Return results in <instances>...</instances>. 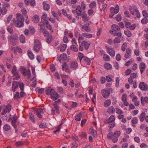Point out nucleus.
Returning a JSON list of instances; mask_svg holds the SVG:
<instances>
[{"label":"nucleus","instance_id":"1","mask_svg":"<svg viewBox=\"0 0 148 148\" xmlns=\"http://www.w3.org/2000/svg\"><path fill=\"white\" fill-rule=\"evenodd\" d=\"M111 27L112 29L110 30L109 31L111 34H112L115 36H121V31H119L121 29L118 25L116 24H113L112 25Z\"/></svg>","mask_w":148,"mask_h":148},{"label":"nucleus","instance_id":"2","mask_svg":"<svg viewBox=\"0 0 148 148\" xmlns=\"http://www.w3.org/2000/svg\"><path fill=\"white\" fill-rule=\"evenodd\" d=\"M19 71L23 76H27L28 78H29L30 77L31 73L29 69L27 70L24 67L20 66L19 68Z\"/></svg>","mask_w":148,"mask_h":148},{"label":"nucleus","instance_id":"3","mask_svg":"<svg viewBox=\"0 0 148 148\" xmlns=\"http://www.w3.org/2000/svg\"><path fill=\"white\" fill-rule=\"evenodd\" d=\"M90 43L88 42L86 40L82 41L81 42V44H80L79 50L81 51H83V47H84L85 49L88 50L90 45Z\"/></svg>","mask_w":148,"mask_h":148},{"label":"nucleus","instance_id":"4","mask_svg":"<svg viewBox=\"0 0 148 148\" xmlns=\"http://www.w3.org/2000/svg\"><path fill=\"white\" fill-rule=\"evenodd\" d=\"M58 60L63 65H67L66 62L69 61L67 55L66 53H62L58 57Z\"/></svg>","mask_w":148,"mask_h":148},{"label":"nucleus","instance_id":"5","mask_svg":"<svg viewBox=\"0 0 148 148\" xmlns=\"http://www.w3.org/2000/svg\"><path fill=\"white\" fill-rule=\"evenodd\" d=\"M41 48L42 45L38 39H36L34 42V46L33 48V50L38 53Z\"/></svg>","mask_w":148,"mask_h":148},{"label":"nucleus","instance_id":"6","mask_svg":"<svg viewBox=\"0 0 148 148\" xmlns=\"http://www.w3.org/2000/svg\"><path fill=\"white\" fill-rule=\"evenodd\" d=\"M12 73L13 74V79L14 80H18L20 78V75H18V72L17 71L16 68L15 66H13Z\"/></svg>","mask_w":148,"mask_h":148},{"label":"nucleus","instance_id":"7","mask_svg":"<svg viewBox=\"0 0 148 148\" xmlns=\"http://www.w3.org/2000/svg\"><path fill=\"white\" fill-rule=\"evenodd\" d=\"M112 89L110 88L106 90L103 89L101 90V92L103 96L105 98H107L109 96L110 93L112 92Z\"/></svg>","mask_w":148,"mask_h":148},{"label":"nucleus","instance_id":"8","mask_svg":"<svg viewBox=\"0 0 148 148\" xmlns=\"http://www.w3.org/2000/svg\"><path fill=\"white\" fill-rule=\"evenodd\" d=\"M125 27L130 30H134L136 27V25L135 23H132L131 22L126 21L124 22Z\"/></svg>","mask_w":148,"mask_h":148},{"label":"nucleus","instance_id":"9","mask_svg":"<svg viewBox=\"0 0 148 148\" xmlns=\"http://www.w3.org/2000/svg\"><path fill=\"white\" fill-rule=\"evenodd\" d=\"M129 10L132 15H136V16L138 18H140V14L137 8L131 7L130 8Z\"/></svg>","mask_w":148,"mask_h":148},{"label":"nucleus","instance_id":"10","mask_svg":"<svg viewBox=\"0 0 148 148\" xmlns=\"http://www.w3.org/2000/svg\"><path fill=\"white\" fill-rule=\"evenodd\" d=\"M53 108H52L51 112V114L52 115H54L55 113V112L58 114L60 113V110L59 109L58 105L55 103L53 104Z\"/></svg>","mask_w":148,"mask_h":148},{"label":"nucleus","instance_id":"11","mask_svg":"<svg viewBox=\"0 0 148 148\" xmlns=\"http://www.w3.org/2000/svg\"><path fill=\"white\" fill-rule=\"evenodd\" d=\"M106 47H107L106 49L107 52L112 57H114L115 55V50L112 47H107V46H106Z\"/></svg>","mask_w":148,"mask_h":148},{"label":"nucleus","instance_id":"12","mask_svg":"<svg viewBox=\"0 0 148 148\" xmlns=\"http://www.w3.org/2000/svg\"><path fill=\"white\" fill-rule=\"evenodd\" d=\"M139 87L142 90L147 91L148 90V86L144 82H141L140 83Z\"/></svg>","mask_w":148,"mask_h":148},{"label":"nucleus","instance_id":"13","mask_svg":"<svg viewBox=\"0 0 148 148\" xmlns=\"http://www.w3.org/2000/svg\"><path fill=\"white\" fill-rule=\"evenodd\" d=\"M45 109L42 108L36 110V112L38 117L40 119L42 118V116L40 114L44 113V112H45Z\"/></svg>","mask_w":148,"mask_h":148},{"label":"nucleus","instance_id":"14","mask_svg":"<svg viewBox=\"0 0 148 148\" xmlns=\"http://www.w3.org/2000/svg\"><path fill=\"white\" fill-rule=\"evenodd\" d=\"M115 120V116L113 115H112L110 116L108 119H106L104 120V122L108 124L110 123L114 122Z\"/></svg>","mask_w":148,"mask_h":148},{"label":"nucleus","instance_id":"15","mask_svg":"<svg viewBox=\"0 0 148 148\" xmlns=\"http://www.w3.org/2000/svg\"><path fill=\"white\" fill-rule=\"evenodd\" d=\"M13 23L15 26L17 27H21L24 25V22L18 20L13 21Z\"/></svg>","mask_w":148,"mask_h":148},{"label":"nucleus","instance_id":"16","mask_svg":"<svg viewBox=\"0 0 148 148\" xmlns=\"http://www.w3.org/2000/svg\"><path fill=\"white\" fill-rule=\"evenodd\" d=\"M119 6L118 4H116V5L115 8H114L113 7H112L110 9V12H114V14L117 13L119 12Z\"/></svg>","mask_w":148,"mask_h":148},{"label":"nucleus","instance_id":"17","mask_svg":"<svg viewBox=\"0 0 148 148\" xmlns=\"http://www.w3.org/2000/svg\"><path fill=\"white\" fill-rule=\"evenodd\" d=\"M18 87V85L17 82L13 81L12 83V91L14 92L15 91Z\"/></svg>","mask_w":148,"mask_h":148},{"label":"nucleus","instance_id":"18","mask_svg":"<svg viewBox=\"0 0 148 148\" xmlns=\"http://www.w3.org/2000/svg\"><path fill=\"white\" fill-rule=\"evenodd\" d=\"M47 18V15L46 13H44L43 14L41 17V19L43 24L46 23V24H48L49 23V21L46 20Z\"/></svg>","mask_w":148,"mask_h":148},{"label":"nucleus","instance_id":"19","mask_svg":"<svg viewBox=\"0 0 148 148\" xmlns=\"http://www.w3.org/2000/svg\"><path fill=\"white\" fill-rule=\"evenodd\" d=\"M50 97L53 100L55 101L58 98L59 95L58 93L54 91L50 96Z\"/></svg>","mask_w":148,"mask_h":148},{"label":"nucleus","instance_id":"20","mask_svg":"<svg viewBox=\"0 0 148 148\" xmlns=\"http://www.w3.org/2000/svg\"><path fill=\"white\" fill-rule=\"evenodd\" d=\"M18 118L16 114H14L13 116V118L12 121H11V124L13 126H15V125H17L18 124H16L17 123V121Z\"/></svg>","mask_w":148,"mask_h":148},{"label":"nucleus","instance_id":"21","mask_svg":"<svg viewBox=\"0 0 148 148\" xmlns=\"http://www.w3.org/2000/svg\"><path fill=\"white\" fill-rule=\"evenodd\" d=\"M17 20L24 22V18L23 16L21 14L17 13L16 14Z\"/></svg>","mask_w":148,"mask_h":148},{"label":"nucleus","instance_id":"22","mask_svg":"<svg viewBox=\"0 0 148 148\" xmlns=\"http://www.w3.org/2000/svg\"><path fill=\"white\" fill-rule=\"evenodd\" d=\"M82 31L83 32H90V29L89 27L86 24L83 25L82 27Z\"/></svg>","mask_w":148,"mask_h":148},{"label":"nucleus","instance_id":"23","mask_svg":"<svg viewBox=\"0 0 148 148\" xmlns=\"http://www.w3.org/2000/svg\"><path fill=\"white\" fill-rule=\"evenodd\" d=\"M115 109L113 106H110L109 107L107 110V112L110 114H112L114 113Z\"/></svg>","mask_w":148,"mask_h":148},{"label":"nucleus","instance_id":"24","mask_svg":"<svg viewBox=\"0 0 148 148\" xmlns=\"http://www.w3.org/2000/svg\"><path fill=\"white\" fill-rule=\"evenodd\" d=\"M54 91L53 89H52L51 88L49 87L46 89L45 92L47 95H50L51 96Z\"/></svg>","mask_w":148,"mask_h":148},{"label":"nucleus","instance_id":"25","mask_svg":"<svg viewBox=\"0 0 148 148\" xmlns=\"http://www.w3.org/2000/svg\"><path fill=\"white\" fill-rule=\"evenodd\" d=\"M82 17L84 22L87 21L89 20V18L87 17V14L85 11L83 12L82 14Z\"/></svg>","mask_w":148,"mask_h":148},{"label":"nucleus","instance_id":"26","mask_svg":"<svg viewBox=\"0 0 148 148\" xmlns=\"http://www.w3.org/2000/svg\"><path fill=\"white\" fill-rule=\"evenodd\" d=\"M82 12L81 7L79 5L76 9V12L78 16H81Z\"/></svg>","mask_w":148,"mask_h":148},{"label":"nucleus","instance_id":"27","mask_svg":"<svg viewBox=\"0 0 148 148\" xmlns=\"http://www.w3.org/2000/svg\"><path fill=\"white\" fill-rule=\"evenodd\" d=\"M32 20L34 23H37L39 21V17L38 15H35L32 18Z\"/></svg>","mask_w":148,"mask_h":148},{"label":"nucleus","instance_id":"28","mask_svg":"<svg viewBox=\"0 0 148 148\" xmlns=\"http://www.w3.org/2000/svg\"><path fill=\"white\" fill-rule=\"evenodd\" d=\"M11 127L10 125L8 124H5L3 127V129L4 130L8 131L11 130Z\"/></svg>","mask_w":148,"mask_h":148},{"label":"nucleus","instance_id":"29","mask_svg":"<svg viewBox=\"0 0 148 148\" xmlns=\"http://www.w3.org/2000/svg\"><path fill=\"white\" fill-rule=\"evenodd\" d=\"M111 103V101L110 99H107L104 102V106L106 108H107L109 106Z\"/></svg>","mask_w":148,"mask_h":148},{"label":"nucleus","instance_id":"30","mask_svg":"<svg viewBox=\"0 0 148 148\" xmlns=\"http://www.w3.org/2000/svg\"><path fill=\"white\" fill-rule=\"evenodd\" d=\"M18 38L17 35L15 34L11 35L10 37V39L11 41L16 40L18 39Z\"/></svg>","mask_w":148,"mask_h":148},{"label":"nucleus","instance_id":"31","mask_svg":"<svg viewBox=\"0 0 148 148\" xmlns=\"http://www.w3.org/2000/svg\"><path fill=\"white\" fill-rule=\"evenodd\" d=\"M7 12V10L5 7H3L2 8L0 7V16L2 14L3 15H4Z\"/></svg>","mask_w":148,"mask_h":148},{"label":"nucleus","instance_id":"32","mask_svg":"<svg viewBox=\"0 0 148 148\" xmlns=\"http://www.w3.org/2000/svg\"><path fill=\"white\" fill-rule=\"evenodd\" d=\"M46 39V42L49 44L50 43L51 41L53 38L52 36L51 35H48Z\"/></svg>","mask_w":148,"mask_h":148},{"label":"nucleus","instance_id":"33","mask_svg":"<svg viewBox=\"0 0 148 148\" xmlns=\"http://www.w3.org/2000/svg\"><path fill=\"white\" fill-rule=\"evenodd\" d=\"M124 33L128 37H130L132 35V34L131 31L128 30H124Z\"/></svg>","mask_w":148,"mask_h":148},{"label":"nucleus","instance_id":"34","mask_svg":"<svg viewBox=\"0 0 148 148\" xmlns=\"http://www.w3.org/2000/svg\"><path fill=\"white\" fill-rule=\"evenodd\" d=\"M70 49L75 52H77L78 51V49L76 45H73L70 47Z\"/></svg>","mask_w":148,"mask_h":148},{"label":"nucleus","instance_id":"35","mask_svg":"<svg viewBox=\"0 0 148 148\" xmlns=\"http://www.w3.org/2000/svg\"><path fill=\"white\" fill-rule=\"evenodd\" d=\"M62 69L63 70L65 71L66 72H70L69 68L68 65H62Z\"/></svg>","mask_w":148,"mask_h":148},{"label":"nucleus","instance_id":"36","mask_svg":"<svg viewBox=\"0 0 148 148\" xmlns=\"http://www.w3.org/2000/svg\"><path fill=\"white\" fill-rule=\"evenodd\" d=\"M82 117V114L80 113L77 115L75 117V119L77 121H80Z\"/></svg>","mask_w":148,"mask_h":148},{"label":"nucleus","instance_id":"37","mask_svg":"<svg viewBox=\"0 0 148 148\" xmlns=\"http://www.w3.org/2000/svg\"><path fill=\"white\" fill-rule=\"evenodd\" d=\"M145 116V113L144 112H142L140 115L139 119L142 122L144 120Z\"/></svg>","mask_w":148,"mask_h":148},{"label":"nucleus","instance_id":"38","mask_svg":"<svg viewBox=\"0 0 148 148\" xmlns=\"http://www.w3.org/2000/svg\"><path fill=\"white\" fill-rule=\"evenodd\" d=\"M18 83L21 90H23L24 86L23 83L21 82H19Z\"/></svg>","mask_w":148,"mask_h":148},{"label":"nucleus","instance_id":"39","mask_svg":"<svg viewBox=\"0 0 148 148\" xmlns=\"http://www.w3.org/2000/svg\"><path fill=\"white\" fill-rule=\"evenodd\" d=\"M50 8L49 5L47 3H44L43 5V8L45 10L48 11Z\"/></svg>","mask_w":148,"mask_h":148},{"label":"nucleus","instance_id":"40","mask_svg":"<svg viewBox=\"0 0 148 148\" xmlns=\"http://www.w3.org/2000/svg\"><path fill=\"white\" fill-rule=\"evenodd\" d=\"M83 60L87 65L90 64L91 60L89 58L87 57H85L84 58Z\"/></svg>","mask_w":148,"mask_h":148},{"label":"nucleus","instance_id":"41","mask_svg":"<svg viewBox=\"0 0 148 148\" xmlns=\"http://www.w3.org/2000/svg\"><path fill=\"white\" fill-rule=\"evenodd\" d=\"M121 41L120 38L119 36L116 37L114 40V44L119 43Z\"/></svg>","mask_w":148,"mask_h":148},{"label":"nucleus","instance_id":"42","mask_svg":"<svg viewBox=\"0 0 148 148\" xmlns=\"http://www.w3.org/2000/svg\"><path fill=\"white\" fill-rule=\"evenodd\" d=\"M20 41L22 43H24L25 42V39L24 36L23 34L21 35L19 38Z\"/></svg>","mask_w":148,"mask_h":148},{"label":"nucleus","instance_id":"43","mask_svg":"<svg viewBox=\"0 0 148 148\" xmlns=\"http://www.w3.org/2000/svg\"><path fill=\"white\" fill-rule=\"evenodd\" d=\"M14 98L16 100H18L20 98L19 93L18 92H15V94L14 95Z\"/></svg>","mask_w":148,"mask_h":148},{"label":"nucleus","instance_id":"44","mask_svg":"<svg viewBox=\"0 0 148 148\" xmlns=\"http://www.w3.org/2000/svg\"><path fill=\"white\" fill-rule=\"evenodd\" d=\"M27 54L31 59L33 60L34 58V55L31 51H28L27 52Z\"/></svg>","mask_w":148,"mask_h":148},{"label":"nucleus","instance_id":"45","mask_svg":"<svg viewBox=\"0 0 148 148\" xmlns=\"http://www.w3.org/2000/svg\"><path fill=\"white\" fill-rule=\"evenodd\" d=\"M82 34L83 36H84L86 38H90L92 37V35L91 34L87 33H83Z\"/></svg>","mask_w":148,"mask_h":148},{"label":"nucleus","instance_id":"46","mask_svg":"<svg viewBox=\"0 0 148 148\" xmlns=\"http://www.w3.org/2000/svg\"><path fill=\"white\" fill-rule=\"evenodd\" d=\"M103 59L106 61H109L110 60V58L109 56L106 54H105L103 55Z\"/></svg>","mask_w":148,"mask_h":148},{"label":"nucleus","instance_id":"47","mask_svg":"<svg viewBox=\"0 0 148 148\" xmlns=\"http://www.w3.org/2000/svg\"><path fill=\"white\" fill-rule=\"evenodd\" d=\"M96 5V2L93 1L89 5V7L91 8H93L95 7Z\"/></svg>","mask_w":148,"mask_h":148},{"label":"nucleus","instance_id":"48","mask_svg":"<svg viewBox=\"0 0 148 148\" xmlns=\"http://www.w3.org/2000/svg\"><path fill=\"white\" fill-rule=\"evenodd\" d=\"M29 31L30 33L33 35L35 32V30L34 28L33 27H29Z\"/></svg>","mask_w":148,"mask_h":148},{"label":"nucleus","instance_id":"49","mask_svg":"<svg viewBox=\"0 0 148 148\" xmlns=\"http://www.w3.org/2000/svg\"><path fill=\"white\" fill-rule=\"evenodd\" d=\"M127 97L126 94H123L122 97V100L123 102H126L127 101Z\"/></svg>","mask_w":148,"mask_h":148},{"label":"nucleus","instance_id":"50","mask_svg":"<svg viewBox=\"0 0 148 148\" xmlns=\"http://www.w3.org/2000/svg\"><path fill=\"white\" fill-rule=\"evenodd\" d=\"M7 29L8 32L9 33L11 34H13V30L11 26H8L7 28Z\"/></svg>","mask_w":148,"mask_h":148},{"label":"nucleus","instance_id":"51","mask_svg":"<svg viewBox=\"0 0 148 148\" xmlns=\"http://www.w3.org/2000/svg\"><path fill=\"white\" fill-rule=\"evenodd\" d=\"M29 115L30 119L31 121L33 123H34L35 121V119L34 118L33 114L32 113H30L29 114Z\"/></svg>","mask_w":148,"mask_h":148},{"label":"nucleus","instance_id":"52","mask_svg":"<svg viewBox=\"0 0 148 148\" xmlns=\"http://www.w3.org/2000/svg\"><path fill=\"white\" fill-rule=\"evenodd\" d=\"M67 47V45L66 44H64L60 48V51L61 52H64L66 49Z\"/></svg>","mask_w":148,"mask_h":148},{"label":"nucleus","instance_id":"53","mask_svg":"<svg viewBox=\"0 0 148 148\" xmlns=\"http://www.w3.org/2000/svg\"><path fill=\"white\" fill-rule=\"evenodd\" d=\"M84 36L80 34H79V36L78 38V43L79 44L80 43V41L84 39Z\"/></svg>","mask_w":148,"mask_h":148},{"label":"nucleus","instance_id":"54","mask_svg":"<svg viewBox=\"0 0 148 148\" xmlns=\"http://www.w3.org/2000/svg\"><path fill=\"white\" fill-rule=\"evenodd\" d=\"M147 17L143 18L141 20V23L142 24H145L148 22V19Z\"/></svg>","mask_w":148,"mask_h":148},{"label":"nucleus","instance_id":"55","mask_svg":"<svg viewBox=\"0 0 148 148\" xmlns=\"http://www.w3.org/2000/svg\"><path fill=\"white\" fill-rule=\"evenodd\" d=\"M121 16L120 14H119L116 17V19L118 21H120L121 20Z\"/></svg>","mask_w":148,"mask_h":148},{"label":"nucleus","instance_id":"56","mask_svg":"<svg viewBox=\"0 0 148 148\" xmlns=\"http://www.w3.org/2000/svg\"><path fill=\"white\" fill-rule=\"evenodd\" d=\"M138 122V118L137 117H134L132 119V123L134 124H136Z\"/></svg>","mask_w":148,"mask_h":148},{"label":"nucleus","instance_id":"57","mask_svg":"<svg viewBox=\"0 0 148 148\" xmlns=\"http://www.w3.org/2000/svg\"><path fill=\"white\" fill-rule=\"evenodd\" d=\"M116 112L119 114H122L123 112V111L118 108H116Z\"/></svg>","mask_w":148,"mask_h":148},{"label":"nucleus","instance_id":"58","mask_svg":"<svg viewBox=\"0 0 148 148\" xmlns=\"http://www.w3.org/2000/svg\"><path fill=\"white\" fill-rule=\"evenodd\" d=\"M42 32L44 36H47L49 35V32L46 29H45L44 30L42 31Z\"/></svg>","mask_w":148,"mask_h":148},{"label":"nucleus","instance_id":"59","mask_svg":"<svg viewBox=\"0 0 148 148\" xmlns=\"http://www.w3.org/2000/svg\"><path fill=\"white\" fill-rule=\"evenodd\" d=\"M79 135L82 138H86L87 134L85 132H82L80 133Z\"/></svg>","mask_w":148,"mask_h":148},{"label":"nucleus","instance_id":"60","mask_svg":"<svg viewBox=\"0 0 148 148\" xmlns=\"http://www.w3.org/2000/svg\"><path fill=\"white\" fill-rule=\"evenodd\" d=\"M26 95V93L23 90H21L19 93L20 98L24 97Z\"/></svg>","mask_w":148,"mask_h":148},{"label":"nucleus","instance_id":"61","mask_svg":"<svg viewBox=\"0 0 148 148\" xmlns=\"http://www.w3.org/2000/svg\"><path fill=\"white\" fill-rule=\"evenodd\" d=\"M140 68L141 73L142 74L145 69V65H140Z\"/></svg>","mask_w":148,"mask_h":148},{"label":"nucleus","instance_id":"62","mask_svg":"<svg viewBox=\"0 0 148 148\" xmlns=\"http://www.w3.org/2000/svg\"><path fill=\"white\" fill-rule=\"evenodd\" d=\"M121 134V132L119 131H116L114 132V136L119 137Z\"/></svg>","mask_w":148,"mask_h":148},{"label":"nucleus","instance_id":"63","mask_svg":"<svg viewBox=\"0 0 148 148\" xmlns=\"http://www.w3.org/2000/svg\"><path fill=\"white\" fill-rule=\"evenodd\" d=\"M121 56L119 53L116 54V59L117 61H119L121 59Z\"/></svg>","mask_w":148,"mask_h":148},{"label":"nucleus","instance_id":"64","mask_svg":"<svg viewBox=\"0 0 148 148\" xmlns=\"http://www.w3.org/2000/svg\"><path fill=\"white\" fill-rule=\"evenodd\" d=\"M143 15L145 17H148V14L145 10H143L142 11Z\"/></svg>","mask_w":148,"mask_h":148}]
</instances>
